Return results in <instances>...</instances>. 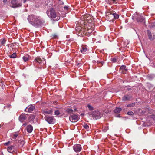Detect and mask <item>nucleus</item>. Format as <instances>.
Here are the masks:
<instances>
[{
  "label": "nucleus",
  "mask_w": 155,
  "mask_h": 155,
  "mask_svg": "<svg viewBox=\"0 0 155 155\" xmlns=\"http://www.w3.org/2000/svg\"><path fill=\"white\" fill-rule=\"evenodd\" d=\"M18 136V134L17 133H15V134H13L12 135V138L14 139H15Z\"/></svg>",
  "instance_id": "nucleus-32"
},
{
  "label": "nucleus",
  "mask_w": 155,
  "mask_h": 155,
  "mask_svg": "<svg viewBox=\"0 0 155 155\" xmlns=\"http://www.w3.org/2000/svg\"><path fill=\"white\" fill-rule=\"evenodd\" d=\"M87 49L86 47H82L81 49V52L83 54H85L87 51Z\"/></svg>",
  "instance_id": "nucleus-21"
},
{
  "label": "nucleus",
  "mask_w": 155,
  "mask_h": 155,
  "mask_svg": "<svg viewBox=\"0 0 155 155\" xmlns=\"http://www.w3.org/2000/svg\"><path fill=\"white\" fill-rule=\"evenodd\" d=\"M132 18V19H144L143 16L137 13L133 14Z\"/></svg>",
  "instance_id": "nucleus-8"
},
{
  "label": "nucleus",
  "mask_w": 155,
  "mask_h": 155,
  "mask_svg": "<svg viewBox=\"0 0 155 155\" xmlns=\"http://www.w3.org/2000/svg\"><path fill=\"white\" fill-rule=\"evenodd\" d=\"M97 63L98 64V66L99 67L102 66L103 64V63H104V62L102 61H97Z\"/></svg>",
  "instance_id": "nucleus-34"
},
{
  "label": "nucleus",
  "mask_w": 155,
  "mask_h": 155,
  "mask_svg": "<svg viewBox=\"0 0 155 155\" xmlns=\"http://www.w3.org/2000/svg\"><path fill=\"white\" fill-rule=\"evenodd\" d=\"M51 38L52 39H56L58 38V35L55 34H52L51 36Z\"/></svg>",
  "instance_id": "nucleus-26"
},
{
  "label": "nucleus",
  "mask_w": 155,
  "mask_h": 155,
  "mask_svg": "<svg viewBox=\"0 0 155 155\" xmlns=\"http://www.w3.org/2000/svg\"><path fill=\"white\" fill-rule=\"evenodd\" d=\"M79 119V117L78 115L75 114L71 115L69 117V120L72 122H76Z\"/></svg>",
  "instance_id": "nucleus-7"
},
{
  "label": "nucleus",
  "mask_w": 155,
  "mask_h": 155,
  "mask_svg": "<svg viewBox=\"0 0 155 155\" xmlns=\"http://www.w3.org/2000/svg\"><path fill=\"white\" fill-rule=\"evenodd\" d=\"M128 69L125 65H122L120 68V71L121 73H124V71H126Z\"/></svg>",
  "instance_id": "nucleus-17"
},
{
  "label": "nucleus",
  "mask_w": 155,
  "mask_h": 155,
  "mask_svg": "<svg viewBox=\"0 0 155 155\" xmlns=\"http://www.w3.org/2000/svg\"><path fill=\"white\" fill-rule=\"evenodd\" d=\"M116 117H121L120 116V114H118V115H117V116H116Z\"/></svg>",
  "instance_id": "nucleus-45"
},
{
  "label": "nucleus",
  "mask_w": 155,
  "mask_h": 155,
  "mask_svg": "<svg viewBox=\"0 0 155 155\" xmlns=\"http://www.w3.org/2000/svg\"><path fill=\"white\" fill-rule=\"evenodd\" d=\"M118 0H110V1H109L110 4H112V3H116L117 1Z\"/></svg>",
  "instance_id": "nucleus-35"
},
{
  "label": "nucleus",
  "mask_w": 155,
  "mask_h": 155,
  "mask_svg": "<svg viewBox=\"0 0 155 155\" xmlns=\"http://www.w3.org/2000/svg\"><path fill=\"white\" fill-rule=\"evenodd\" d=\"M87 30V31L88 32V33H91V32L90 30L89 29H87V28H86Z\"/></svg>",
  "instance_id": "nucleus-44"
},
{
  "label": "nucleus",
  "mask_w": 155,
  "mask_h": 155,
  "mask_svg": "<svg viewBox=\"0 0 155 155\" xmlns=\"http://www.w3.org/2000/svg\"><path fill=\"white\" fill-rule=\"evenodd\" d=\"M130 106L129 105H127V107H129V106Z\"/></svg>",
  "instance_id": "nucleus-51"
},
{
  "label": "nucleus",
  "mask_w": 155,
  "mask_h": 155,
  "mask_svg": "<svg viewBox=\"0 0 155 155\" xmlns=\"http://www.w3.org/2000/svg\"><path fill=\"white\" fill-rule=\"evenodd\" d=\"M27 118L26 115L25 114H22L19 117V120L20 122H23Z\"/></svg>",
  "instance_id": "nucleus-14"
},
{
  "label": "nucleus",
  "mask_w": 155,
  "mask_h": 155,
  "mask_svg": "<svg viewBox=\"0 0 155 155\" xmlns=\"http://www.w3.org/2000/svg\"><path fill=\"white\" fill-rule=\"evenodd\" d=\"M11 4L12 5V7L15 8L21 7L22 6L21 3H17L16 0H13L11 2Z\"/></svg>",
  "instance_id": "nucleus-10"
},
{
  "label": "nucleus",
  "mask_w": 155,
  "mask_h": 155,
  "mask_svg": "<svg viewBox=\"0 0 155 155\" xmlns=\"http://www.w3.org/2000/svg\"><path fill=\"white\" fill-rule=\"evenodd\" d=\"M35 109V107L32 105H30L28 106L25 109V111L28 112H31L33 111Z\"/></svg>",
  "instance_id": "nucleus-12"
},
{
  "label": "nucleus",
  "mask_w": 155,
  "mask_h": 155,
  "mask_svg": "<svg viewBox=\"0 0 155 155\" xmlns=\"http://www.w3.org/2000/svg\"><path fill=\"white\" fill-rule=\"evenodd\" d=\"M92 116L94 119H97L101 117L100 113L98 111H94L92 113Z\"/></svg>",
  "instance_id": "nucleus-6"
},
{
  "label": "nucleus",
  "mask_w": 155,
  "mask_h": 155,
  "mask_svg": "<svg viewBox=\"0 0 155 155\" xmlns=\"http://www.w3.org/2000/svg\"><path fill=\"white\" fill-rule=\"evenodd\" d=\"M151 27L154 28H155V22L151 24Z\"/></svg>",
  "instance_id": "nucleus-40"
},
{
  "label": "nucleus",
  "mask_w": 155,
  "mask_h": 155,
  "mask_svg": "<svg viewBox=\"0 0 155 155\" xmlns=\"http://www.w3.org/2000/svg\"><path fill=\"white\" fill-rule=\"evenodd\" d=\"M53 112V111L52 109L48 110H45L44 111V114H51Z\"/></svg>",
  "instance_id": "nucleus-24"
},
{
  "label": "nucleus",
  "mask_w": 155,
  "mask_h": 155,
  "mask_svg": "<svg viewBox=\"0 0 155 155\" xmlns=\"http://www.w3.org/2000/svg\"><path fill=\"white\" fill-rule=\"evenodd\" d=\"M10 143V141H8L7 142H6V143H4V145H6V146L8 145Z\"/></svg>",
  "instance_id": "nucleus-42"
},
{
  "label": "nucleus",
  "mask_w": 155,
  "mask_h": 155,
  "mask_svg": "<svg viewBox=\"0 0 155 155\" xmlns=\"http://www.w3.org/2000/svg\"><path fill=\"white\" fill-rule=\"evenodd\" d=\"M149 118L152 119L153 120H155V116L153 115H151L149 116Z\"/></svg>",
  "instance_id": "nucleus-37"
},
{
  "label": "nucleus",
  "mask_w": 155,
  "mask_h": 155,
  "mask_svg": "<svg viewBox=\"0 0 155 155\" xmlns=\"http://www.w3.org/2000/svg\"><path fill=\"white\" fill-rule=\"evenodd\" d=\"M81 145L79 144H76L74 145L73 146V149L76 152H80L81 150Z\"/></svg>",
  "instance_id": "nucleus-9"
},
{
  "label": "nucleus",
  "mask_w": 155,
  "mask_h": 155,
  "mask_svg": "<svg viewBox=\"0 0 155 155\" xmlns=\"http://www.w3.org/2000/svg\"><path fill=\"white\" fill-rule=\"evenodd\" d=\"M80 21V25L82 26L84 25V27L86 28H87L90 30L91 32H92L93 29L94 28V21L93 20H79L78 21L79 22Z\"/></svg>",
  "instance_id": "nucleus-1"
},
{
  "label": "nucleus",
  "mask_w": 155,
  "mask_h": 155,
  "mask_svg": "<svg viewBox=\"0 0 155 155\" xmlns=\"http://www.w3.org/2000/svg\"><path fill=\"white\" fill-rule=\"evenodd\" d=\"M111 61L113 62H116L117 61V59L115 58H113L112 59Z\"/></svg>",
  "instance_id": "nucleus-41"
},
{
  "label": "nucleus",
  "mask_w": 155,
  "mask_h": 155,
  "mask_svg": "<svg viewBox=\"0 0 155 155\" xmlns=\"http://www.w3.org/2000/svg\"><path fill=\"white\" fill-rule=\"evenodd\" d=\"M55 114L56 115H59L60 114V111L58 110H56L55 111Z\"/></svg>",
  "instance_id": "nucleus-39"
},
{
  "label": "nucleus",
  "mask_w": 155,
  "mask_h": 155,
  "mask_svg": "<svg viewBox=\"0 0 155 155\" xmlns=\"http://www.w3.org/2000/svg\"><path fill=\"white\" fill-rule=\"evenodd\" d=\"M148 109H141L140 111H141V113L142 114H145V113L147 111Z\"/></svg>",
  "instance_id": "nucleus-27"
},
{
  "label": "nucleus",
  "mask_w": 155,
  "mask_h": 155,
  "mask_svg": "<svg viewBox=\"0 0 155 155\" xmlns=\"http://www.w3.org/2000/svg\"><path fill=\"white\" fill-rule=\"evenodd\" d=\"M87 107H88V108L89 110H93V107L91 106L90 105L88 104L87 105Z\"/></svg>",
  "instance_id": "nucleus-38"
},
{
  "label": "nucleus",
  "mask_w": 155,
  "mask_h": 155,
  "mask_svg": "<svg viewBox=\"0 0 155 155\" xmlns=\"http://www.w3.org/2000/svg\"><path fill=\"white\" fill-rule=\"evenodd\" d=\"M74 111H76L77 110V109H74Z\"/></svg>",
  "instance_id": "nucleus-50"
},
{
  "label": "nucleus",
  "mask_w": 155,
  "mask_h": 155,
  "mask_svg": "<svg viewBox=\"0 0 155 155\" xmlns=\"http://www.w3.org/2000/svg\"><path fill=\"white\" fill-rule=\"evenodd\" d=\"M122 110V109L119 107H116L114 110V112L115 113L118 114Z\"/></svg>",
  "instance_id": "nucleus-23"
},
{
  "label": "nucleus",
  "mask_w": 155,
  "mask_h": 155,
  "mask_svg": "<svg viewBox=\"0 0 155 155\" xmlns=\"http://www.w3.org/2000/svg\"><path fill=\"white\" fill-rule=\"evenodd\" d=\"M1 127V126H0V127Z\"/></svg>",
  "instance_id": "nucleus-53"
},
{
  "label": "nucleus",
  "mask_w": 155,
  "mask_h": 155,
  "mask_svg": "<svg viewBox=\"0 0 155 155\" xmlns=\"http://www.w3.org/2000/svg\"><path fill=\"white\" fill-rule=\"evenodd\" d=\"M0 41L2 45H4L6 42V40L5 38H3L0 39Z\"/></svg>",
  "instance_id": "nucleus-29"
},
{
  "label": "nucleus",
  "mask_w": 155,
  "mask_h": 155,
  "mask_svg": "<svg viewBox=\"0 0 155 155\" xmlns=\"http://www.w3.org/2000/svg\"><path fill=\"white\" fill-rule=\"evenodd\" d=\"M132 97L128 95H126L124 96L122 98V100L124 101H126L127 100H129L130 98H131Z\"/></svg>",
  "instance_id": "nucleus-19"
},
{
  "label": "nucleus",
  "mask_w": 155,
  "mask_h": 155,
  "mask_svg": "<svg viewBox=\"0 0 155 155\" xmlns=\"http://www.w3.org/2000/svg\"><path fill=\"white\" fill-rule=\"evenodd\" d=\"M29 23L36 27L40 26L42 24L41 20H28Z\"/></svg>",
  "instance_id": "nucleus-3"
},
{
  "label": "nucleus",
  "mask_w": 155,
  "mask_h": 155,
  "mask_svg": "<svg viewBox=\"0 0 155 155\" xmlns=\"http://www.w3.org/2000/svg\"><path fill=\"white\" fill-rule=\"evenodd\" d=\"M45 118V120L50 124H52L55 122V119L53 116H46Z\"/></svg>",
  "instance_id": "nucleus-5"
},
{
  "label": "nucleus",
  "mask_w": 155,
  "mask_h": 155,
  "mask_svg": "<svg viewBox=\"0 0 155 155\" xmlns=\"http://www.w3.org/2000/svg\"><path fill=\"white\" fill-rule=\"evenodd\" d=\"M44 61V60H43L39 57H37L35 58L34 61V62L35 64H41Z\"/></svg>",
  "instance_id": "nucleus-13"
},
{
  "label": "nucleus",
  "mask_w": 155,
  "mask_h": 155,
  "mask_svg": "<svg viewBox=\"0 0 155 155\" xmlns=\"http://www.w3.org/2000/svg\"><path fill=\"white\" fill-rule=\"evenodd\" d=\"M106 15L110 18L113 17L115 19H117L119 18V15L116 12H114L111 13L110 12L107 11L106 13Z\"/></svg>",
  "instance_id": "nucleus-4"
},
{
  "label": "nucleus",
  "mask_w": 155,
  "mask_h": 155,
  "mask_svg": "<svg viewBox=\"0 0 155 155\" xmlns=\"http://www.w3.org/2000/svg\"><path fill=\"white\" fill-rule=\"evenodd\" d=\"M19 142V143H20L19 145L21 147H22L23 146V145H24V144H25V141L23 140H20Z\"/></svg>",
  "instance_id": "nucleus-30"
},
{
  "label": "nucleus",
  "mask_w": 155,
  "mask_h": 155,
  "mask_svg": "<svg viewBox=\"0 0 155 155\" xmlns=\"http://www.w3.org/2000/svg\"><path fill=\"white\" fill-rule=\"evenodd\" d=\"M30 58V57L28 55H26L23 57V59L24 62H26L28 61L29 58Z\"/></svg>",
  "instance_id": "nucleus-22"
},
{
  "label": "nucleus",
  "mask_w": 155,
  "mask_h": 155,
  "mask_svg": "<svg viewBox=\"0 0 155 155\" xmlns=\"http://www.w3.org/2000/svg\"><path fill=\"white\" fill-rule=\"evenodd\" d=\"M147 31L148 37L150 40L153 41L155 39V34L152 35L151 32L149 30H148Z\"/></svg>",
  "instance_id": "nucleus-11"
},
{
  "label": "nucleus",
  "mask_w": 155,
  "mask_h": 155,
  "mask_svg": "<svg viewBox=\"0 0 155 155\" xmlns=\"http://www.w3.org/2000/svg\"><path fill=\"white\" fill-rule=\"evenodd\" d=\"M127 114L132 116H133L134 115V113L131 111H130L128 112L127 113Z\"/></svg>",
  "instance_id": "nucleus-36"
},
{
  "label": "nucleus",
  "mask_w": 155,
  "mask_h": 155,
  "mask_svg": "<svg viewBox=\"0 0 155 155\" xmlns=\"http://www.w3.org/2000/svg\"><path fill=\"white\" fill-rule=\"evenodd\" d=\"M64 9L66 10H68L69 8V7L67 6H64Z\"/></svg>",
  "instance_id": "nucleus-43"
},
{
  "label": "nucleus",
  "mask_w": 155,
  "mask_h": 155,
  "mask_svg": "<svg viewBox=\"0 0 155 155\" xmlns=\"http://www.w3.org/2000/svg\"><path fill=\"white\" fill-rule=\"evenodd\" d=\"M26 123H25L23 124V125L25 126L26 125Z\"/></svg>",
  "instance_id": "nucleus-49"
},
{
  "label": "nucleus",
  "mask_w": 155,
  "mask_h": 155,
  "mask_svg": "<svg viewBox=\"0 0 155 155\" xmlns=\"http://www.w3.org/2000/svg\"><path fill=\"white\" fill-rule=\"evenodd\" d=\"M26 130L28 133H31L33 130V127L31 125H28L26 127Z\"/></svg>",
  "instance_id": "nucleus-20"
},
{
  "label": "nucleus",
  "mask_w": 155,
  "mask_h": 155,
  "mask_svg": "<svg viewBox=\"0 0 155 155\" xmlns=\"http://www.w3.org/2000/svg\"><path fill=\"white\" fill-rule=\"evenodd\" d=\"M82 19H93V16L89 14H86L83 15Z\"/></svg>",
  "instance_id": "nucleus-15"
},
{
  "label": "nucleus",
  "mask_w": 155,
  "mask_h": 155,
  "mask_svg": "<svg viewBox=\"0 0 155 155\" xmlns=\"http://www.w3.org/2000/svg\"><path fill=\"white\" fill-rule=\"evenodd\" d=\"M41 18L39 17H37L33 15H31L28 16V19H38L39 18Z\"/></svg>",
  "instance_id": "nucleus-18"
},
{
  "label": "nucleus",
  "mask_w": 155,
  "mask_h": 155,
  "mask_svg": "<svg viewBox=\"0 0 155 155\" xmlns=\"http://www.w3.org/2000/svg\"><path fill=\"white\" fill-rule=\"evenodd\" d=\"M114 20H113L112 21L110 20V21H112L113 22H114Z\"/></svg>",
  "instance_id": "nucleus-48"
},
{
  "label": "nucleus",
  "mask_w": 155,
  "mask_h": 155,
  "mask_svg": "<svg viewBox=\"0 0 155 155\" xmlns=\"http://www.w3.org/2000/svg\"><path fill=\"white\" fill-rule=\"evenodd\" d=\"M29 119L30 120L33 121L35 119V116L34 115L31 114L30 116Z\"/></svg>",
  "instance_id": "nucleus-28"
},
{
  "label": "nucleus",
  "mask_w": 155,
  "mask_h": 155,
  "mask_svg": "<svg viewBox=\"0 0 155 155\" xmlns=\"http://www.w3.org/2000/svg\"><path fill=\"white\" fill-rule=\"evenodd\" d=\"M83 127L84 128L88 130L89 129V126L86 124H85L83 125Z\"/></svg>",
  "instance_id": "nucleus-33"
},
{
  "label": "nucleus",
  "mask_w": 155,
  "mask_h": 155,
  "mask_svg": "<svg viewBox=\"0 0 155 155\" xmlns=\"http://www.w3.org/2000/svg\"><path fill=\"white\" fill-rule=\"evenodd\" d=\"M66 112L69 114H73V110L71 109H67L65 110Z\"/></svg>",
  "instance_id": "nucleus-25"
},
{
  "label": "nucleus",
  "mask_w": 155,
  "mask_h": 155,
  "mask_svg": "<svg viewBox=\"0 0 155 155\" xmlns=\"http://www.w3.org/2000/svg\"><path fill=\"white\" fill-rule=\"evenodd\" d=\"M14 146L11 145L8 147L7 148L8 151L11 153H13L14 152Z\"/></svg>",
  "instance_id": "nucleus-16"
},
{
  "label": "nucleus",
  "mask_w": 155,
  "mask_h": 155,
  "mask_svg": "<svg viewBox=\"0 0 155 155\" xmlns=\"http://www.w3.org/2000/svg\"><path fill=\"white\" fill-rule=\"evenodd\" d=\"M46 13L48 16L50 18H54L57 16L55 11L53 8H51L48 10Z\"/></svg>",
  "instance_id": "nucleus-2"
},
{
  "label": "nucleus",
  "mask_w": 155,
  "mask_h": 155,
  "mask_svg": "<svg viewBox=\"0 0 155 155\" xmlns=\"http://www.w3.org/2000/svg\"><path fill=\"white\" fill-rule=\"evenodd\" d=\"M17 55L16 53H13L12 55H9V57L10 58H15L16 57Z\"/></svg>",
  "instance_id": "nucleus-31"
},
{
  "label": "nucleus",
  "mask_w": 155,
  "mask_h": 155,
  "mask_svg": "<svg viewBox=\"0 0 155 155\" xmlns=\"http://www.w3.org/2000/svg\"><path fill=\"white\" fill-rule=\"evenodd\" d=\"M7 1V0H3V2L4 3H6Z\"/></svg>",
  "instance_id": "nucleus-46"
},
{
  "label": "nucleus",
  "mask_w": 155,
  "mask_h": 155,
  "mask_svg": "<svg viewBox=\"0 0 155 155\" xmlns=\"http://www.w3.org/2000/svg\"><path fill=\"white\" fill-rule=\"evenodd\" d=\"M53 21H57L58 20H53Z\"/></svg>",
  "instance_id": "nucleus-52"
},
{
  "label": "nucleus",
  "mask_w": 155,
  "mask_h": 155,
  "mask_svg": "<svg viewBox=\"0 0 155 155\" xmlns=\"http://www.w3.org/2000/svg\"><path fill=\"white\" fill-rule=\"evenodd\" d=\"M80 64L79 63H78V64H77V66H78Z\"/></svg>",
  "instance_id": "nucleus-47"
}]
</instances>
